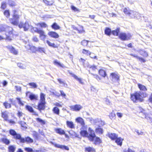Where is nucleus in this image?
<instances>
[{
	"label": "nucleus",
	"instance_id": "1",
	"mask_svg": "<svg viewBox=\"0 0 152 152\" xmlns=\"http://www.w3.org/2000/svg\"><path fill=\"white\" fill-rule=\"evenodd\" d=\"M9 132L10 135L13 137L14 139L16 140H19L20 143H24L26 142L28 143H31L33 142L32 139L28 137H26L25 138L22 137L20 134L17 133L13 129H10Z\"/></svg>",
	"mask_w": 152,
	"mask_h": 152
},
{
	"label": "nucleus",
	"instance_id": "58",
	"mask_svg": "<svg viewBox=\"0 0 152 152\" xmlns=\"http://www.w3.org/2000/svg\"><path fill=\"white\" fill-rule=\"evenodd\" d=\"M94 77L96 78L97 80H101V78L97 74H92Z\"/></svg>",
	"mask_w": 152,
	"mask_h": 152
},
{
	"label": "nucleus",
	"instance_id": "61",
	"mask_svg": "<svg viewBox=\"0 0 152 152\" xmlns=\"http://www.w3.org/2000/svg\"><path fill=\"white\" fill-rule=\"evenodd\" d=\"M37 50L40 53L44 52V49L43 48L39 47L37 49Z\"/></svg>",
	"mask_w": 152,
	"mask_h": 152
},
{
	"label": "nucleus",
	"instance_id": "49",
	"mask_svg": "<svg viewBox=\"0 0 152 152\" xmlns=\"http://www.w3.org/2000/svg\"><path fill=\"white\" fill-rule=\"evenodd\" d=\"M43 2L46 5L48 6H51L53 5L54 3V1L51 2L49 1H48L47 0H42Z\"/></svg>",
	"mask_w": 152,
	"mask_h": 152
},
{
	"label": "nucleus",
	"instance_id": "28",
	"mask_svg": "<svg viewBox=\"0 0 152 152\" xmlns=\"http://www.w3.org/2000/svg\"><path fill=\"white\" fill-rule=\"evenodd\" d=\"M69 73L72 77L78 81L80 83L82 84H84V82H83V80L81 78H78L77 76L73 74L72 72H69Z\"/></svg>",
	"mask_w": 152,
	"mask_h": 152
},
{
	"label": "nucleus",
	"instance_id": "57",
	"mask_svg": "<svg viewBox=\"0 0 152 152\" xmlns=\"http://www.w3.org/2000/svg\"><path fill=\"white\" fill-rule=\"evenodd\" d=\"M19 124L22 127H26V123L24 122L21 121H20L19 122Z\"/></svg>",
	"mask_w": 152,
	"mask_h": 152
},
{
	"label": "nucleus",
	"instance_id": "17",
	"mask_svg": "<svg viewBox=\"0 0 152 152\" xmlns=\"http://www.w3.org/2000/svg\"><path fill=\"white\" fill-rule=\"evenodd\" d=\"M70 110L72 111H78L82 108V107L80 105L76 104L70 107Z\"/></svg>",
	"mask_w": 152,
	"mask_h": 152
},
{
	"label": "nucleus",
	"instance_id": "64",
	"mask_svg": "<svg viewBox=\"0 0 152 152\" xmlns=\"http://www.w3.org/2000/svg\"><path fill=\"white\" fill-rule=\"evenodd\" d=\"M23 114V113L20 111H18L17 114V116L19 117L20 118L22 116Z\"/></svg>",
	"mask_w": 152,
	"mask_h": 152
},
{
	"label": "nucleus",
	"instance_id": "5",
	"mask_svg": "<svg viewBox=\"0 0 152 152\" xmlns=\"http://www.w3.org/2000/svg\"><path fill=\"white\" fill-rule=\"evenodd\" d=\"M5 32L7 35L12 34V36L17 37L18 34L16 32L14 31L13 28L11 27L6 25L1 24L0 25V32Z\"/></svg>",
	"mask_w": 152,
	"mask_h": 152
},
{
	"label": "nucleus",
	"instance_id": "24",
	"mask_svg": "<svg viewBox=\"0 0 152 152\" xmlns=\"http://www.w3.org/2000/svg\"><path fill=\"white\" fill-rule=\"evenodd\" d=\"M124 140V139L123 138L118 136L115 140V142L117 145L121 146L122 145L123 141Z\"/></svg>",
	"mask_w": 152,
	"mask_h": 152
},
{
	"label": "nucleus",
	"instance_id": "6",
	"mask_svg": "<svg viewBox=\"0 0 152 152\" xmlns=\"http://www.w3.org/2000/svg\"><path fill=\"white\" fill-rule=\"evenodd\" d=\"M31 31L34 33H36L39 34V37L43 41L46 39L47 36L45 34L44 31L39 29L37 27H32L31 29Z\"/></svg>",
	"mask_w": 152,
	"mask_h": 152
},
{
	"label": "nucleus",
	"instance_id": "4",
	"mask_svg": "<svg viewBox=\"0 0 152 152\" xmlns=\"http://www.w3.org/2000/svg\"><path fill=\"white\" fill-rule=\"evenodd\" d=\"M88 131L90 133L89 135L87 130H84L80 131V134L83 137H87L90 141L93 142L95 137V134L94 131L90 127L88 128Z\"/></svg>",
	"mask_w": 152,
	"mask_h": 152
},
{
	"label": "nucleus",
	"instance_id": "23",
	"mask_svg": "<svg viewBox=\"0 0 152 152\" xmlns=\"http://www.w3.org/2000/svg\"><path fill=\"white\" fill-rule=\"evenodd\" d=\"M107 136L112 140L115 141L118 135V134L115 133H110L108 134Z\"/></svg>",
	"mask_w": 152,
	"mask_h": 152
},
{
	"label": "nucleus",
	"instance_id": "52",
	"mask_svg": "<svg viewBox=\"0 0 152 152\" xmlns=\"http://www.w3.org/2000/svg\"><path fill=\"white\" fill-rule=\"evenodd\" d=\"M28 85L31 86V88H36L37 86L34 83H28Z\"/></svg>",
	"mask_w": 152,
	"mask_h": 152
},
{
	"label": "nucleus",
	"instance_id": "34",
	"mask_svg": "<svg viewBox=\"0 0 152 152\" xmlns=\"http://www.w3.org/2000/svg\"><path fill=\"white\" fill-rule=\"evenodd\" d=\"M66 124L67 126L70 129H74L75 128V125L72 121H67Z\"/></svg>",
	"mask_w": 152,
	"mask_h": 152
},
{
	"label": "nucleus",
	"instance_id": "26",
	"mask_svg": "<svg viewBox=\"0 0 152 152\" xmlns=\"http://www.w3.org/2000/svg\"><path fill=\"white\" fill-rule=\"evenodd\" d=\"M46 42L49 47L53 48H58L59 46V44H55L54 43H51L48 40L46 41Z\"/></svg>",
	"mask_w": 152,
	"mask_h": 152
},
{
	"label": "nucleus",
	"instance_id": "15",
	"mask_svg": "<svg viewBox=\"0 0 152 152\" xmlns=\"http://www.w3.org/2000/svg\"><path fill=\"white\" fill-rule=\"evenodd\" d=\"M51 143L56 148L67 151H69V148L68 146L65 145L58 144L52 142H51Z\"/></svg>",
	"mask_w": 152,
	"mask_h": 152
},
{
	"label": "nucleus",
	"instance_id": "45",
	"mask_svg": "<svg viewBox=\"0 0 152 152\" xmlns=\"http://www.w3.org/2000/svg\"><path fill=\"white\" fill-rule=\"evenodd\" d=\"M29 98L31 100H38V97L34 94H31L29 95Z\"/></svg>",
	"mask_w": 152,
	"mask_h": 152
},
{
	"label": "nucleus",
	"instance_id": "30",
	"mask_svg": "<svg viewBox=\"0 0 152 152\" xmlns=\"http://www.w3.org/2000/svg\"><path fill=\"white\" fill-rule=\"evenodd\" d=\"M86 152H96V149L92 147L88 146L85 148Z\"/></svg>",
	"mask_w": 152,
	"mask_h": 152
},
{
	"label": "nucleus",
	"instance_id": "10",
	"mask_svg": "<svg viewBox=\"0 0 152 152\" xmlns=\"http://www.w3.org/2000/svg\"><path fill=\"white\" fill-rule=\"evenodd\" d=\"M72 27L73 30L77 31V33L79 34L84 33L85 32L83 27L81 25L78 24L77 26L72 25Z\"/></svg>",
	"mask_w": 152,
	"mask_h": 152
},
{
	"label": "nucleus",
	"instance_id": "16",
	"mask_svg": "<svg viewBox=\"0 0 152 152\" xmlns=\"http://www.w3.org/2000/svg\"><path fill=\"white\" fill-rule=\"evenodd\" d=\"M123 12L126 15H130L132 13L134 15V18H135V17H136V16L135 15H137L136 14H137L136 12L130 10L128 8H125L124 9Z\"/></svg>",
	"mask_w": 152,
	"mask_h": 152
},
{
	"label": "nucleus",
	"instance_id": "7",
	"mask_svg": "<svg viewBox=\"0 0 152 152\" xmlns=\"http://www.w3.org/2000/svg\"><path fill=\"white\" fill-rule=\"evenodd\" d=\"M31 31L34 33H36L39 34V37L43 41L46 39L47 36L45 34L44 31L39 29L37 27H32L31 29Z\"/></svg>",
	"mask_w": 152,
	"mask_h": 152
},
{
	"label": "nucleus",
	"instance_id": "9",
	"mask_svg": "<svg viewBox=\"0 0 152 152\" xmlns=\"http://www.w3.org/2000/svg\"><path fill=\"white\" fill-rule=\"evenodd\" d=\"M132 35L129 33H126L125 32H121L119 34L118 38L122 41L130 40Z\"/></svg>",
	"mask_w": 152,
	"mask_h": 152
},
{
	"label": "nucleus",
	"instance_id": "51",
	"mask_svg": "<svg viewBox=\"0 0 152 152\" xmlns=\"http://www.w3.org/2000/svg\"><path fill=\"white\" fill-rule=\"evenodd\" d=\"M32 41L34 42H39V40L36 36H34L32 38Z\"/></svg>",
	"mask_w": 152,
	"mask_h": 152
},
{
	"label": "nucleus",
	"instance_id": "21",
	"mask_svg": "<svg viewBox=\"0 0 152 152\" xmlns=\"http://www.w3.org/2000/svg\"><path fill=\"white\" fill-rule=\"evenodd\" d=\"M48 35L50 37L54 39H57L59 37V35L56 32L54 31H50L48 33Z\"/></svg>",
	"mask_w": 152,
	"mask_h": 152
},
{
	"label": "nucleus",
	"instance_id": "14",
	"mask_svg": "<svg viewBox=\"0 0 152 152\" xmlns=\"http://www.w3.org/2000/svg\"><path fill=\"white\" fill-rule=\"evenodd\" d=\"M9 101L10 103H9L7 101H6L3 103V105L5 109H9L11 107V104H12L14 102L13 99L12 98H10L9 99Z\"/></svg>",
	"mask_w": 152,
	"mask_h": 152
},
{
	"label": "nucleus",
	"instance_id": "18",
	"mask_svg": "<svg viewBox=\"0 0 152 152\" xmlns=\"http://www.w3.org/2000/svg\"><path fill=\"white\" fill-rule=\"evenodd\" d=\"M25 108L29 112L33 113V115L36 116H38V113L34 111L33 108L31 106L28 105H26V106Z\"/></svg>",
	"mask_w": 152,
	"mask_h": 152
},
{
	"label": "nucleus",
	"instance_id": "20",
	"mask_svg": "<svg viewBox=\"0 0 152 152\" xmlns=\"http://www.w3.org/2000/svg\"><path fill=\"white\" fill-rule=\"evenodd\" d=\"M6 48L9 50L11 53L15 55L18 54V52L17 51L13 46L8 45L6 46Z\"/></svg>",
	"mask_w": 152,
	"mask_h": 152
},
{
	"label": "nucleus",
	"instance_id": "22",
	"mask_svg": "<svg viewBox=\"0 0 152 152\" xmlns=\"http://www.w3.org/2000/svg\"><path fill=\"white\" fill-rule=\"evenodd\" d=\"M110 76L113 79L115 80L116 81L120 80V76L116 72H112L110 74Z\"/></svg>",
	"mask_w": 152,
	"mask_h": 152
},
{
	"label": "nucleus",
	"instance_id": "3",
	"mask_svg": "<svg viewBox=\"0 0 152 152\" xmlns=\"http://www.w3.org/2000/svg\"><path fill=\"white\" fill-rule=\"evenodd\" d=\"M137 51L142 57H139L137 55L132 53L130 54V55L138 59L141 62L144 63L146 61V58L149 56L148 52L142 49L139 50Z\"/></svg>",
	"mask_w": 152,
	"mask_h": 152
},
{
	"label": "nucleus",
	"instance_id": "38",
	"mask_svg": "<svg viewBox=\"0 0 152 152\" xmlns=\"http://www.w3.org/2000/svg\"><path fill=\"white\" fill-rule=\"evenodd\" d=\"M104 31L105 34L108 36H110L112 34V31L110 28L108 27L105 28Z\"/></svg>",
	"mask_w": 152,
	"mask_h": 152
},
{
	"label": "nucleus",
	"instance_id": "12",
	"mask_svg": "<svg viewBox=\"0 0 152 152\" xmlns=\"http://www.w3.org/2000/svg\"><path fill=\"white\" fill-rule=\"evenodd\" d=\"M5 37L0 35V40L3 39H5L6 40L10 41L12 40L16 36H12V34H10L9 35H7L6 33H5Z\"/></svg>",
	"mask_w": 152,
	"mask_h": 152
},
{
	"label": "nucleus",
	"instance_id": "36",
	"mask_svg": "<svg viewBox=\"0 0 152 152\" xmlns=\"http://www.w3.org/2000/svg\"><path fill=\"white\" fill-rule=\"evenodd\" d=\"M120 28H117L115 30H113L112 31V34L115 36H118L120 32Z\"/></svg>",
	"mask_w": 152,
	"mask_h": 152
},
{
	"label": "nucleus",
	"instance_id": "63",
	"mask_svg": "<svg viewBox=\"0 0 152 152\" xmlns=\"http://www.w3.org/2000/svg\"><path fill=\"white\" fill-rule=\"evenodd\" d=\"M91 91L94 92H96L98 91V90L94 86H91Z\"/></svg>",
	"mask_w": 152,
	"mask_h": 152
},
{
	"label": "nucleus",
	"instance_id": "48",
	"mask_svg": "<svg viewBox=\"0 0 152 152\" xmlns=\"http://www.w3.org/2000/svg\"><path fill=\"white\" fill-rule=\"evenodd\" d=\"M109 118L111 119H115L116 117V115L115 113L114 112V111H113L109 115Z\"/></svg>",
	"mask_w": 152,
	"mask_h": 152
},
{
	"label": "nucleus",
	"instance_id": "59",
	"mask_svg": "<svg viewBox=\"0 0 152 152\" xmlns=\"http://www.w3.org/2000/svg\"><path fill=\"white\" fill-rule=\"evenodd\" d=\"M33 137L36 139H37L38 137V134L36 132H34L33 134Z\"/></svg>",
	"mask_w": 152,
	"mask_h": 152
},
{
	"label": "nucleus",
	"instance_id": "27",
	"mask_svg": "<svg viewBox=\"0 0 152 152\" xmlns=\"http://www.w3.org/2000/svg\"><path fill=\"white\" fill-rule=\"evenodd\" d=\"M137 86L140 90L141 91H144L143 92H145L147 90V89L146 87L145 86L140 83H138Z\"/></svg>",
	"mask_w": 152,
	"mask_h": 152
},
{
	"label": "nucleus",
	"instance_id": "8",
	"mask_svg": "<svg viewBox=\"0 0 152 152\" xmlns=\"http://www.w3.org/2000/svg\"><path fill=\"white\" fill-rule=\"evenodd\" d=\"M45 96L43 93H40V102L38 103L37 105V109L39 111L44 110L45 108L46 102L45 101Z\"/></svg>",
	"mask_w": 152,
	"mask_h": 152
},
{
	"label": "nucleus",
	"instance_id": "19",
	"mask_svg": "<svg viewBox=\"0 0 152 152\" xmlns=\"http://www.w3.org/2000/svg\"><path fill=\"white\" fill-rule=\"evenodd\" d=\"M1 117L3 118L4 121H7L9 119L8 113L6 110L1 112Z\"/></svg>",
	"mask_w": 152,
	"mask_h": 152
},
{
	"label": "nucleus",
	"instance_id": "46",
	"mask_svg": "<svg viewBox=\"0 0 152 152\" xmlns=\"http://www.w3.org/2000/svg\"><path fill=\"white\" fill-rule=\"evenodd\" d=\"M88 40H86V39H83L81 42V44L84 47H87L88 45V43L89 42Z\"/></svg>",
	"mask_w": 152,
	"mask_h": 152
},
{
	"label": "nucleus",
	"instance_id": "54",
	"mask_svg": "<svg viewBox=\"0 0 152 152\" xmlns=\"http://www.w3.org/2000/svg\"><path fill=\"white\" fill-rule=\"evenodd\" d=\"M16 99L18 101L19 104L20 106H23L24 105V103L22 102L20 98L17 97L16 98Z\"/></svg>",
	"mask_w": 152,
	"mask_h": 152
},
{
	"label": "nucleus",
	"instance_id": "60",
	"mask_svg": "<svg viewBox=\"0 0 152 152\" xmlns=\"http://www.w3.org/2000/svg\"><path fill=\"white\" fill-rule=\"evenodd\" d=\"M90 68L92 71H95L97 69V67L95 65H92L90 67Z\"/></svg>",
	"mask_w": 152,
	"mask_h": 152
},
{
	"label": "nucleus",
	"instance_id": "13",
	"mask_svg": "<svg viewBox=\"0 0 152 152\" xmlns=\"http://www.w3.org/2000/svg\"><path fill=\"white\" fill-rule=\"evenodd\" d=\"M18 26L20 28H23L24 31H27L30 26L28 22H26L24 23L20 22L18 24Z\"/></svg>",
	"mask_w": 152,
	"mask_h": 152
},
{
	"label": "nucleus",
	"instance_id": "32",
	"mask_svg": "<svg viewBox=\"0 0 152 152\" xmlns=\"http://www.w3.org/2000/svg\"><path fill=\"white\" fill-rule=\"evenodd\" d=\"M55 131L57 133L61 135L65 134V131L61 128L55 129Z\"/></svg>",
	"mask_w": 152,
	"mask_h": 152
},
{
	"label": "nucleus",
	"instance_id": "31",
	"mask_svg": "<svg viewBox=\"0 0 152 152\" xmlns=\"http://www.w3.org/2000/svg\"><path fill=\"white\" fill-rule=\"evenodd\" d=\"M36 26H38L41 28H46L48 27V25L45 22H41L37 23Z\"/></svg>",
	"mask_w": 152,
	"mask_h": 152
},
{
	"label": "nucleus",
	"instance_id": "56",
	"mask_svg": "<svg viewBox=\"0 0 152 152\" xmlns=\"http://www.w3.org/2000/svg\"><path fill=\"white\" fill-rule=\"evenodd\" d=\"M7 7V4L5 2H2L1 5V8L3 9H5Z\"/></svg>",
	"mask_w": 152,
	"mask_h": 152
},
{
	"label": "nucleus",
	"instance_id": "29",
	"mask_svg": "<svg viewBox=\"0 0 152 152\" xmlns=\"http://www.w3.org/2000/svg\"><path fill=\"white\" fill-rule=\"evenodd\" d=\"M0 142H2L6 145H8L10 143L9 140L6 137H2L0 139Z\"/></svg>",
	"mask_w": 152,
	"mask_h": 152
},
{
	"label": "nucleus",
	"instance_id": "53",
	"mask_svg": "<svg viewBox=\"0 0 152 152\" xmlns=\"http://www.w3.org/2000/svg\"><path fill=\"white\" fill-rule=\"evenodd\" d=\"M53 63L55 65H58L61 67H64L63 64H61L60 63L58 62L57 60H55L53 61Z\"/></svg>",
	"mask_w": 152,
	"mask_h": 152
},
{
	"label": "nucleus",
	"instance_id": "25",
	"mask_svg": "<svg viewBox=\"0 0 152 152\" xmlns=\"http://www.w3.org/2000/svg\"><path fill=\"white\" fill-rule=\"evenodd\" d=\"M99 75L101 77L104 78L107 76L106 71L103 69H100L98 71Z\"/></svg>",
	"mask_w": 152,
	"mask_h": 152
},
{
	"label": "nucleus",
	"instance_id": "2",
	"mask_svg": "<svg viewBox=\"0 0 152 152\" xmlns=\"http://www.w3.org/2000/svg\"><path fill=\"white\" fill-rule=\"evenodd\" d=\"M148 95L146 92L136 91L130 94V99L134 103H136L138 101L141 102L143 101V98L147 97Z\"/></svg>",
	"mask_w": 152,
	"mask_h": 152
},
{
	"label": "nucleus",
	"instance_id": "44",
	"mask_svg": "<svg viewBox=\"0 0 152 152\" xmlns=\"http://www.w3.org/2000/svg\"><path fill=\"white\" fill-rule=\"evenodd\" d=\"M51 27L55 30H58L60 28V27L56 23H54L51 25Z\"/></svg>",
	"mask_w": 152,
	"mask_h": 152
},
{
	"label": "nucleus",
	"instance_id": "41",
	"mask_svg": "<svg viewBox=\"0 0 152 152\" xmlns=\"http://www.w3.org/2000/svg\"><path fill=\"white\" fill-rule=\"evenodd\" d=\"M29 46V49L30 50L32 53H35L37 51V48L34 46H32L30 45H28Z\"/></svg>",
	"mask_w": 152,
	"mask_h": 152
},
{
	"label": "nucleus",
	"instance_id": "62",
	"mask_svg": "<svg viewBox=\"0 0 152 152\" xmlns=\"http://www.w3.org/2000/svg\"><path fill=\"white\" fill-rule=\"evenodd\" d=\"M71 9L74 11L76 12L79 11V10L77 9L73 5L71 6Z\"/></svg>",
	"mask_w": 152,
	"mask_h": 152
},
{
	"label": "nucleus",
	"instance_id": "33",
	"mask_svg": "<svg viewBox=\"0 0 152 152\" xmlns=\"http://www.w3.org/2000/svg\"><path fill=\"white\" fill-rule=\"evenodd\" d=\"M94 144L95 145L99 144L102 143V141L101 139L98 137H96L94 138Z\"/></svg>",
	"mask_w": 152,
	"mask_h": 152
},
{
	"label": "nucleus",
	"instance_id": "37",
	"mask_svg": "<svg viewBox=\"0 0 152 152\" xmlns=\"http://www.w3.org/2000/svg\"><path fill=\"white\" fill-rule=\"evenodd\" d=\"M16 149V146L14 145H10L8 147V152H15Z\"/></svg>",
	"mask_w": 152,
	"mask_h": 152
},
{
	"label": "nucleus",
	"instance_id": "43",
	"mask_svg": "<svg viewBox=\"0 0 152 152\" xmlns=\"http://www.w3.org/2000/svg\"><path fill=\"white\" fill-rule=\"evenodd\" d=\"M95 131L96 133L101 134L103 133L102 129L99 127L96 128L95 129Z\"/></svg>",
	"mask_w": 152,
	"mask_h": 152
},
{
	"label": "nucleus",
	"instance_id": "55",
	"mask_svg": "<svg viewBox=\"0 0 152 152\" xmlns=\"http://www.w3.org/2000/svg\"><path fill=\"white\" fill-rule=\"evenodd\" d=\"M24 150L27 152H33L34 151L32 148L29 147H25Z\"/></svg>",
	"mask_w": 152,
	"mask_h": 152
},
{
	"label": "nucleus",
	"instance_id": "40",
	"mask_svg": "<svg viewBox=\"0 0 152 152\" xmlns=\"http://www.w3.org/2000/svg\"><path fill=\"white\" fill-rule=\"evenodd\" d=\"M82 53L83 55L86 56H89L91 54V53L88 50H86L85 49H83L82 51Z\"/></svg>",
	"mask_w": 152,
	"mask_h": 152
},
{
	"label": "nucleus",
	"instance_id": "50",
	"mask_svg": "<svg viewBox=\"0 0 152 152\" xmlns=\"http://www.w3.org/2000/svg\"><path fill=\"white\" fill-rule=\"evenodd\" d=\"M4 14L6 17L9 18L10 15L9 10H5L4 12Z\"/></svg>",
	"mask_w": 152,
	"mask_h": 152
},
{
	"label": "nucleus",
	"instance_id": "11",
	"mask_svg": "<svg viewBox=\"0 0 152 152\" xmlns=\"http://www.w3.org/2000/svg\"><path fill=\"white\" fill-rule=\"evenodd\" d=\"M19 18V15L17 14H13L12 18L10 19L11 23L14 25H18L19 24V21L18 20Z\"/></svg>",
	"mask_w": 152,
	"mask_h": 152
},
{
	"label": "nucleus",
	"instance_id": "47",
	"mask_svg": "<svg viewBox=\"0 0 152 152\" xmlns=\"http://www.w3.org/2000/svg\"><path fill=\"white\" fill-rule=\"evenodd\" d=\"M36 119V121L37 122L39 123L42 125H45L46 123L45 121L44 120H43L42 119H41L40 118H37Z\"/></svg>",
	"mask_w": 152,
	"mask_h": 152
},
{
	"label": "nucleus",
	"instance_id": "35",
	"mask_svg": "<svg viewBox=\"0 0 152 152\" xmlns=\"http://www.w3.org/2000/svg\"><path fill=\"white\" fill-rule=\"evenodd\" d=\"M142 117L143 118H145L147 119L148 120L151 121L152 120V118L150 117L149 115L147 113H142Z\"/></svg>",
	"mask_w": 152,
	"mask_h": 152
},
{
	"label": "nucleus",
	"instance_id": "42",
	"mask_svg": "<svg viewBox=\"0 0 152 152\" xmlns=\"http://www.w3.org/2000/svg\"><path fill=\"white\" fill-rule=\"evenodd\" d=\"M53 113L57 115H58L60 114V110L56 107H54L52 109Z\"/></svg>",
	"mask_w": 152,
	"mask_h": 152
},
{
	"label": "nucleus",
	"instance_id": "39",
	"mask_svg": "<svg viewBox=\"0 0 152 152\" xmlns=\"http://www.w3.org/2000/svg\"><path fill=\"white\" fill-rule=\"evenodd\" d=\"M76 121L80 123L83 126L85 124V123L83 119L81 117H79L76 119Z\"/></svg>",
	"mask_w": 152,
	"mask_h": 152
}]
</instances>
